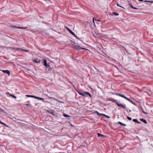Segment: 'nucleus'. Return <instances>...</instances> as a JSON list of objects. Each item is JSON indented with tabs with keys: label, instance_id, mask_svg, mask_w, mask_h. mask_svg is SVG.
Returning a JSON list of instances; mask_svg holds the SVG:
<instances>
[{
	"label": "nucleus",
	"instance_id": "f257e3e1",
	"mask_svg": "<svg viewBox=\"0 0 153 153\" xmlns=\"http://www.w3.org/2000/svg\"><path fill=\"white\" fill-rule=\"evenodd\" d=\"M109 100L115 103L119 107H122L123 108H126V106L125 105H122V104H119L116 100H114L113 98H110L109 99Z\"/></svg>",
	"mask_w": 153,
	"mask_h": 153
},
{
	"label": "nucleus",
	"instance_id": "f03ea898",
	"mask_svg": "<svg viewBox=\"0 0 153 153\" xmlns=\"http://www.w3.org/2000/svg\"><path fill=\"white\" fill-rule=\"evenodd\" d=\"M78 93L80 95H82L83 97H87V95L89 96L91 98L92 97V96L91 95L89 92L86 91H84V93L81 92H78Z\"/></svg>",
	"mask_w": 153,
	"mask_h": 153
},
{
	"label": "nucleus",
	"instance_id": "7ed1b4c3",
	"mask_svg": "<svg viewBox=\"0 0 153 153\" xmlns=\"http://www.w3.org/2000/svg\"><path fill=\"white\" fill-rule=\"evenodd\" d=\"M115 94L116 95L119 96L120 97H122L126 99L128 101H130V99H129L127 97H126V96H125L123 94H120L118 93H115Z\"/></svg>",
	"mask_w": 153,
	"mask_h": 153
},
{
	"label": "nucleus",
	"instance_id": "20e7f679",
	"mask_svg": "<svg viewBox=\"0 0 153 153\" xmlns=\"http://www.w3.org/2000/svg\"><path fill=\"white\" fill-rule=\"evenodd\" d=\"M44 65L46 67H48L49 65V64H47V60L45 59L43 62Z\"/></svg>",
	"mask_w": 153,
	"mask_h": 153
},
{
	"label": "nucleus",
	"instance_id": "39448f33",
	"mask_svg": "<svg viewBox=\"0 0 153 153\" xmlns=\"http://www.w3.org/2000/svg\"><path fill=\"white\" fill-rule=\"evenodd\" d=\"M24 105V107L25 108H27L28 107L31 108L32 107V106L30 104H25Z\"/></svg>",
	"mask_w": 153,
	"mask_h": 153
},
{
	"label": "nucleus",
	"instance_id": "423d86ee",
	"mask_svg": "<svg viewBox=\"0 0 153 153\" xmlns=\"http://www.w3.org/2000/svg\"><path fill=\"white\" fill-rule=\"evenodd\" d=\"M74 48L77 50H81V48L82 47L79 45H74Z\"/></svg>",
	"mask_w": 153,
	"mask_h": 153
},
{
	"label": "nucleus",
	"instance_id": "0eeeda50",
	"mask_svg": "<svg viewBox=\"0 0 153 153\" xmlns=\"http://www.w3.org/2000/svg\"><path fill=\"white\" fill-rule=\"evenodd\" d=\"M46 71L47 72H50L52 70V69L50 67V65H49L48 67H46Z\"/></svg>",
	"mask_w": 153,
	"mask_h": 153
},
{
	"label": "nucleus",
	"instance_id": "6e6552de",
	"mask_svg": "<svg viewBox=\"0 0 153 153\" xmlns=\"http://www.w3.org/2000/svg\"><path fill=\"white\" fill-rule=\"evenodd\" d=\"M46 112L49 113L50 114L53 115V116H55V114H53V112L51 110H47Z\"/></svg>",
	"mask_w": 153,
	"mask_h": 153
},
{
	"label": "nucleus",
	"instance_id": "1a4fd4ad",
	"mask_svg": "<svg viewBox=\"0 0 153 153\" xmlns=\"http://www.w3.org/2000/svg\"><path fill=\"white\" fill-rule=\"evenodd\" d=\"M6 94L7 95H9V96H10L12 97L13 98H16V97L15 96L13 95L12 94H10L9 92L6 93Z\"/></svg>",
	"mask_w": 153,
	"mask_h": 153
},
{
	"label": "nucleus",
	"instance_id": "9d476101",
	"mask_svg": "<svg viewBox=\"0 0 153 153\" xmlns=\"http://www.w3.org/2000/svg\"><path fill=\"white\" fill-rule=\"evenodd\" d=\"M140 120L141 121L143 122L145 124L147 123V122L146 120H145L143 118L140 119Z\"/></svg>",
	"mask_w": 153,
	"mask_h": 153
},
{
	"label": "nucleus",
	"instance_id": "9b49d317",
	"mask_svg": "<svg viewBox=\"0 0 153 153\" xmlns=\"http://www.w3.org/2000/svg\"><path fill=\"white\" fill-rule=\"evenodd\" d=\"M2 71L3 73H6L9 75L10 74V72L9 70H3Z\"/></svg>",
	"mask_w": 153,
	"mask_h": 153
},
{
	"label": "nucleus",
	"instance_id": "f8f14e48",
	"mask_svg": "<svg viewBox=\"0 0 153 153\" xmlns=\"http://www.w3.org/2000/svg\"><path fill=\"white\" fill-rule=\"evenodd\" d=\"M66 28L68 31H69V32L71 34H72L73 33V32L68 27H66Z\"/></svg>",
	"mask_w": 153,
	"mask_h": 153
},
{
	"label": "nucleus",
	"instance_id": "ddd939ff",
	"mask_svg": "<svg viewBox=\"0 0 153 153\" xmlns=\"http://www.w3.org/2000/svg\"><path fill=\"white\" fill-rule=\"evenodd\" d=\"M26 96L27 97H32V98H34L35 99H36V96H34L32 95H26Z\"/></svg>",
	"mask_w": 153,
	"mask_h": 153
},
{
	"label": "nucleus",
	"instance_id": "4468645a",
	"mask_svg": "<svg viewBox=\"0 0 153 153\" xmlns=\"http://www.w3.org/2000/svg\"><path fill=\"white\" fill-rule=\"evenodd\" d=\"M117 124H119L120 125H121L122 126H126V124H124L120 122H118Z\"/></svg>",
	"mask_w": 153,
	"mask_h": 153
},
{
	"label": "nucleus",
	"instance_id": "2eb2a0df",
	"mask_svg": "<svg viewBox=\"0 0 153 153\" xmlns=\"http://www.w3.org/2000/svg\"><path fill=\"white\" fill-rule=\"evenodd\" d=\"M20 50L21 51H25V52H29V51L27 50H26V49H23L22 48H20Z\"/></svg>",
	"mask_w": 153,
	"mask_h": 153
},
{
	"label": "nucleus",
	"instance_id": "dca6fc26",
	"mask_svg": "<svg viewBox=\"0 0 153 153\" xmlns=\"http://www.w3.org/2000/svg\"><path fill=\"white\" fill-rule=\"evenodd\" d=\"M40 60H37V59H33V61L35 62L36 63H39L40 62Z\"/></svg>",
	"mask_w": 153,
	"mask_h": 153
},
{
	"label": "nucleus",
	"instance_id": "f3484780",
	"mask_svg": "<svg viewBox=\"0 0 153 153\" xmlns=\"http://www.w3.org/2000/svg\"><path fill=\"white\" fill-rule=\"evenodd\" d=\"M97 135H98V137H106V136H104L99 133H98L97 134Z\"/></svg>",
	"mask_w": 153,
	"mask_h": 153
},
{
	"label": "nucleus",
	"instance_id": "a211bd4d",
	"mask_svg": "<svg viewBox=\"0 0 153 153\" xmlns=\"http://www.w3.org/2000/svg\"><path fill=\"white\" fill-rule=\"evenodd\" d=\"M36 99H39V100H43V101H44V99H43V98H41V97H36Z\"/></svg>",
	"mask_w": 153,
	"mask_h": 153
},
{
	"label": "nucleus",
	"instance_id": "6ab92c4d",
	"mask_svg": "<svg viewBox=\"0 0 153 153\" xmlns=\"http://www.w3.org/2000/svg\"><path fill=\"white\" fill-rule=\"evenodd\" d=\"M95 113H97V115L99 116H102V114H100L99 113L98 111H96L95 112Z\"/></svg>",
	"mask_w": 153,
	"mask_h": 153
},
{
	"label": "nucleus",
	"instance_id": "aec40b11",
	"mask_svg": "<svg viewBox=\"0 0 153 153\" xmlns=\"http://www.w3.org/2000/svg\"><path fill=\"white\" fill-rule=\"evenodd\" d=\"M130 102H131L132 104L134 105H135L136 106H137V105L132 100H130V101H129Z\"/></svg>",
	"mask_w": 153,
	"mask_h": 153
},
{
	"label": "nucleus",
	"instance_id": "412c9836",
	"mask_svg": "<svg viewBox=\"0 0 153 153\" xmlns=\"http://www.w3.org/2000/svg\"><path fill=\"white\" fill-rule=\"evenodd\" d=\"M71 44L72 45H74H74H75L76 44V43L75 42H73L72 41H71Z\"/></svg>",
	"mask_w": 153,
	"mask_h": 153
},
{
	"label": "nucleus",
	"instance_id": "4be33fe9",
	"mask_svg": "<svg viewBox=\"0 0 153 153\" xmlns=\"http://www.w3.org/2000/svg\"><path fill=\"white\" fill-rule=\"evenodd\" d=\"M102 116H103L104 117L106 118H110V117L109 116H107L104 114H102Z\"/></svg>",
	"mask_w": 153,
	"mask_h": 153
},
{
	"label": "nucleus",
	"instance_id": "5701e85b",
	"mask_svg": "<svg viewBox=\"0 0 153 153\" xmlns=\"http://www.w3.org/2000/svg\"><path fill=\"white\" fill-rule=\"evenodd\" d=\"M112 14L115 15H116V16H118L119 15V14L118 13L115 12H113Z\"/></svg>",
	"mask_w": 153,
	"mask_h": 153
},
{
	"label": "nucleus",
	"instance_id": "b1692460",
	"mask_svg": "<svg viewBox=\"0 0 153 153\" xmlns=\"http://www.w3.org/2000/svg\"><path fill=\"white\" fill-rule=\"evenodd\" d=\"M63 116L64 117H69V116L68 114H64Z\"/></svg>",
	"mask_w": 153,
	"mask_h": 153
},
{
	"label": "nucleus",
	"instance_id": "393cba45",
	"mask_svg": "<svg viewBox=\"0 0 153 153\" xmlns=\"http://www.w3.org/2000/svg\"><path fill=\"white\" fill-rule=\"evenodd\" d=\"M129 5L130 7H131L133 9V8H134V7L132 5V4L131 3H129Z\"/></svg>",
	"mask_w": 153,
	"mask_h": 153
},
{
	"label": "nucleus",
	"instance_id": "a878e982",
	"mask_svg": "<svg viewBox=\"0 0 153 153\" xmlns=\"http://www.w3.org/2000/svg\"><path fill=\"white\" fill-rule=\"evenodd\" d=\"M144 2H150L151 3H153V1H147V0H146V1H144Z\"/></svg>",
	"mask_w": 153,
	"mask_h": 153
},
{
	"label": "nucleus",
	"instance_id": "bb28decb",
	"mask_svg": "<svg viewBox=\"0 0 153 153\" xmlns=\"http://www.w3.org/2000/svg\"><path fill=\"white\" fill-rule=\"evenodd\" d=\"M69 82L73 85V86L74 88H76V86L75 85L73 84L71 82Z\"/></svg>",
	"mask_w": 153,
	"mask_h": 153
},
{
	"label": "nucleus",
	"instance_id": "cd10ccee",
	"mask_svg": "<svg viewBox=\"0 0 153 153\" xmlns=\"http://www.w3.org/2000/svg\"><path fill=\"white\" fill-rule=\"evenodd\" d=\"M142 112L143 113H144V114H148V113L146 112H145L144 111H143V109L142 108Z\"/></svg>",
	"mask_w": 153,
	"mask_h": 153
},
{
	"label": "nucleus",
	"instance_id": "c85d7f7f",
	"mask_svg": "<svg viewBox=\"0 0 153 153\" xmlns=\"http://www.w3.org/2000/svg\"><path fill=\"white\" fill-rule=\"evenodd\" d=\"M127 119L128 120H131V119H132L131 118V117H129L128 116H127Z\"/></svg>",
	"mask_w": 153,
	"mask_h": 153
},
{
	"label": "nucleus",
	"instance_id": "c756f323",
	"mask_svg": "<svg viewBox=\"0 0 153 153\" xmlns=\"http://www.w3.org/2000/svg\"><path fill=\"white\" fill-rule=\"evenodd\" d=\"M137 120L136 119H133L132 120V121L136 123V122L137 121Z\"/></svg>",
	"mask_w": 153,
	"mask_h": 153
},
{
	"label": "nucleus",
	"instance_id": "7c9ffc66",
	"mask_svg": "<svg viewBox=\"0 0 153 153\" xmlns=\"http://www.w3.org/2000/svg\"><path fill=\"white\" fill-rule=\"evenodd\" d=\"M81 50H88V49H86V48H82V47L81 48Z\"/></svg>",
	"mask_w": 153,
	"mask_h": 153
},
{
	"label": "nucleus",
	"instance_id": "2f4dec72",
	"mask_svg": "<svg viewBox=\"0 0 153 153\" xmlns=\"http://www.w3.org/2000/svg\"><path fill=\"white\" fill-rule=\"evenodd\" d=\"M3 125L5 126H6L7 127H8V126H7L6 124H5V123H3Z\"/></svg>",
	"mask_w": 153,
	"mask_h": 153
},
{
	"label": "nucleus",
	"instance_id": "473e14b6",
	"mask_svg": "<svg viewBox=\"0 0 153 153\" xmlns=\"http://www.w3.org/2000/svg\"><path fill=\"white\" fill-rule=\"evenodd\" d=\"M77 39H79V40H81V41H82H82L79 38H78V37H77V36H76V37Z\"/></svg>",
	"mask_w": 153,
	"mask_h": 153
},
{
	"label": "nucleus",
	"instance_id": "72a5a7b5",
	"mask_svg": "<svg viewBox=\"0 0 153 153\" xmlns=\"http://www.w3.org/2000/svg\"><path fill=\"white\" fill-rule=\"evenodd\" d=\"M19 28H20V29H22V28L26 29V28H27V27H25V28H23V27H20Z\"/></svg>",
	"mask_w": 153,
	"mask_h": 153
},
{
	"label": "nucleus",
	"instance_id": "f704fd0d",
	"mask_svg": "<svg viewBox=\"0 0 153 153\" xmlns=\"http://www.w3.org/2000/svg\"><path fill=\"white\" fill-rule=\"evenodd\" d=\"M136 123H137V124H140V123H141V122H139L138 121V120H137V121L136 122Z\"/></svg>",
	"mask_w": 153,
	"mask_h": 153
},
{
	"label": "nucleus",
	"instance_id": "c9c22d12",
	"mask_svg": "<svg viewBox=\"0 0 153 153\" xmlns=\"http://www.w3.org/2000/svg\"><path fill=\"white\" fill-rule=\"evenodd\" d=\"M117 5L118 6H119V7H122L121 6H120L118 4V3H117Z\"/></svg>",
	"mask_w": 153,
	"mask_h": 153
},
{
	"label": "nucleus",
	"instance_id": "e433bc0d",
	"mask_svg": "<svg viewBox=\"0 0 153 153\" xmlns=\"http://www.w3.org/2000/svg\"><path fill=\"white\" fill-rule=\"evenodd\" d=\"M71 34L73 35L74 36L76 35V34L74 32H73V33Z\"/></svg>",
	"mask_w": 153,
	"mask_h": 153
},
{
	"label": "nucleus",
	"instance_id": "4c0bfd02",
	"mask_svg": "<svg viewBox=\"0 0 153 153\" xmlns=\"http://www.w3.org/2000/svg\"><path fill=\"white\" fill-rule=\"evenodd\" d=\"M75 89L76 90V91L78 92H80V91H78L76 88H75Z\"/></svg>",
	"mask_w": 153,
	"mask_h": 153
},
{
	"label": "nucleus",
	"instance_id": "58836bf2",
	"mask_svg": "<svg viewBox=\"0 0 153 153\" xmlns=\"http://www.w3.org/2000/svg\"><path fill=\"white\" fill-rule=\"evenodd\" d=\"M95 20L96 21H98V22H100V20L95 19Z\"/></svg>",
	"mask_w": 153,
	"mask_h": 153
},
{
	"label": "nucleus",
	"instance_id": "ea45409f",
	"mask_svg": "<svg viewBox=\"0 0 153 153\" xmlns=\"http://www.w3.org/2000/svg\"><path fill=\"white\" fill-rule=\"evenodd\" d=\"M94 18H93V23L95 24V22H94Z\"/></svg>",
	"mask_w": 153,
	"mask_h": 153
},
{
	"label": "nucleus",
	"instance_id": "a19ab883",
	"mask_svg": "<svg viewBox=\"0 0 153 153\" xmlns=\"http://www.w3.org/2000/svg\"><path fill=\"white\" fill-rule=\"evenodd\" d=\"M0 123L3 125V123L0 120Z\"/></svg>",
	"mask_w": 153,
	"mask_h": 153
},
{
	"label": "nucleus",
	"instance_id": "79ce46f5",
	"mask_svg": "<svg viewBox=\"0 0 153 153\" xmlns=\"http://www.w3.org/2000/svg\"><path fill=\"white\" fill-rule=\"evenodd\" d=\"M133 9H138V8H136V7H134Z\"/></svg>",
	"mask_w": 153,
	"mask_h": 153
},
{
	"label": "nucleus",
	"instance_id": "37998d69",
	"mask_svg": "<svg viewBox=\"0 0 153 153\" xmlns=\"http://www.w3.org/2000/svg\"><path fill=\"white\" fill-rule=\"evenodd\" d=\"M123 149V147H120L119 149Z\"/></svg>",
	"mask_w": 153,
	"mask_h": 153
},
{
	"label": "nucleus",
	"instance_id": "c03bdc74",
	"mask_svg": "<svg viewBox=\"0 0 153 153\" xmlns=\"http://www.w3.org/2000/svg\"><path fill=\"white\" fill-rule=\"evenodd\" d=\"M7 48H9V49H12V48L11 47H8Z\"/></svg>",
	"mask_w": 153,
	"mask_h": 153
},
{
	"label": "nucleus",
	"instance_id": "a18cd8bd",
	"mask_svg": "<svg viewBox=\"0 0 153 153\" xmlns=\"http://www.w3.org/2000/svg\"><path fill=\"white\" fill-rule=\"evenodd\" d=\"M139 1H143V0H139Z\"/></svg>",
	"mask_w": 153,
	"mask_h": 153
},
{
	"label": "nucleus",
	"instance_id": "49530a36",
	"mask_svg": "<svg viewBox=\"0 0 153 153\" xmlns=\"http://www.w3.org/2000/svg\"><path fill=\"white\" fill-rule=\"evenodd\" d=\"M125 109H126V111H127L128 112V109H127L126 108H125Z\"/></svg>",
	"mask_w": 153,
	"mask_h": 153
},
{
	"label": "nucleus",
	"instance_id": "de8ad7c7",
	"mask_svg": "<svg viewBox=\"0 0 153 153\" xmlns=\"http://www.w3.org/2000/svg\"><path fill=\"white\" fill-rule=\"evenodd\" d=\"M27 103H28L27 104H30L29 102H27Z\"/></svg>",
	"mask_w": 153,
	"mask_h": 153
},
{
	"label": "nucleus",
	"instance_id": "09e8293b",
	"mask_svg": "<svg viewBox=\"0 0 153 153\" xmlns=\"http://www.w3.org/2000/svg\"><path fill=\"white\" fill-rule=\"evenodd\" d=\"M129 112H131V110H129Z\"/></svg>",
	"mask_w": 153,
	"mask_h": 153
},
{
	"label": "nucleus",
	"instance_id": "8fccbe9b",
	"mask_svg": "<svg viewBox=\"0 0 153 153\" xmlns=\"http://www.w3.org/2000/svg\"><path fill=\"white\" fill-rule=\"evenodd\" d=\"M16 49L17 50H18L19 49V48H17Z\"/></svg>",
	"mask_w": 153,
	"mask_h": 153
},
{
	"label": "nucleus",
	"instance_id": "3c124183",
	"mask_svg": "<svg viewBox=\"0 0 153 153\" xmlns=\"http://www.w3.org/2000/svg\"><path fill=\"white\" fill-rule=\"evenodd\" d=\"M76 35H75V36H74L75 37H76Z\"/></svg>",
	"mask_w": 153,
	"mask_h": 153
}]
</instances>
